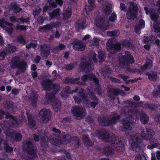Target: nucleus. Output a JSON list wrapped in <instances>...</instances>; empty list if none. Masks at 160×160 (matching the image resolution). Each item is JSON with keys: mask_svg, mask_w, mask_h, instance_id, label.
<instances>
[{"mask_svg": "<svg viewBox=\"0 0 160 160\" xmlns=\"http://www.w3.org/2000/svg\"><path fill=\"white\" fill-rule=\"evenodd\" d=\"M72 14V10L70 8H68L63 11L62 15V18L64 20L69 19Z\"/></svg>", "mask_w": 160, "mask_h": 160, "instance_id": "obj_38", "label": "nucleus"}, {"mask_svg": "<svg viewBox=\"0 0 160 160\" xmlns=\"http://www.w3.org/2000/svg\"><path fill=\"white\" fill-rule=\"evenodd\" d=\"M113 116L110 118V117L103 115L102 116H98L97 118V121L100 125L102 126L106 127L112 126L116 124L121 118L120 115H117L116 112L112 114Z\"/></svg>", "mask_w": 160, "mask_h": 160, "instance_id": "obj_3", "label": "nucleus"}, {"mask_svg": "<svg viewBox=\"0 0 160 160\" xmlns=\"http://www.w3.org/2000/svg\"><path fill=\"white\" fill-rule=\"evenodd\" d=\"M149 119L148 117L144 113H142L140 114V120L143 124H146Z\"/></svg>", "mask_w": 160, "mask_h": 160, "instance_id": "obj_45", "label": "nucleus"}, {"mask_svg": "<svg viewBox=\"0 0 160 160\" xmlns=\"http://www.w3.org/2000/svg\"><path fill=\"white\" fill-rule=\"evenodd\" d=\"M16 48L14 45L12 44H8V47L4 50L7 54H10L11 52H13L16 51Z\"/></svg>", "mask_w": 160, "mask_h": 160, "instance_id": "obj_41", "label": "nucleus"}, {"mask_svg": "<svg viewBox=\"0 0 160 160\" xmlns=\"http://www.w3.org/2000/svg\"><path fill=\"white\" fill-rule=\"evenodd\" d=\"M72 43L73 45V48L75 50L83 51L85 49L86 46L80 42V41H73Z\"/></svg>", "mask_w": 160, "mask_h": 160, "instance_id": "obj_26", "label": "nucleus"}, {"mask_svg": "<svg viewBox=\"0 0 160 160\" xmlns=\"http://www.w3.org/2000/svg\"><path fill=\"white\" fill-rule=\"evenodd\" d=\"M23 144L24 147V150L27 154L32 156L33 157H35L37 154V148L32 142L29 140H27L23 142Z\"/></svg>", "mask_w": 160, "mask_h": 160, "instance_id": "obj_8", "label": "nucleus"}, {"mask_svg": "<svg viewBox=\"0 0 160 160\" xmlns=\"http://www.w3.org/2000/svg\"><path fill=\"white\" fill-rule=\"evenodd\" d=\"M123 104H125L126 106V107L124 108H122L121 109V111L122 112H123L124 114L127 113V111H126V109H128V107L131 105H134L135 107H137L138 106V104L140 106H142L143 105V103L142 102L140 101L137 103L134 102H132L131 100H128L125 101L123 103Z\"/></svg>", "mask_w": 160, "mask_h": 160, "instance_id": "obj_23", "label": "nucleus"}, {"mask_svg": "<svg viewBox=\"0 0 160 160\" xmlns=\"http://www.w3.org/2000/svg\"><path fill=\"white\" fill-rule=\"evenodd\" d=\"M82 139L84 145L87 147H92L94 144V142L91 139L88 135H83Z\"/></svg>", "mask_w": 160, "mask_h": 160, "instance_id": "obj_28", "label": "nucleus"}, {"mask_svg": "<svg viewBox=\"0 0 160 160\" xmlns=\"http://www.w3.org/2000/svg\"><path fill=\"white\" fill-rule=\"evenodd\" d=\"M153 60L152 58H147L146 63L140 67V70L143 71L146 70L150 69L152 67Z\"/></svg>", "mask_w": 160, "mask_h": 160, "instance_id": "obj_27", "label": "nucleus"}, {"mask_svg": "<svg viewBox=\"0 0 160 160\" xmlns=\"http://www.w3.org/2000/svg\"><path fill=\"white\" fill-rule=\"evenodd\" d=\"M0 26L4 29L9 35L12 33L14 29L12 24L8 22L3 19L0 20Z\"/></svg>", "mask_w": 160, "mask_h": 160, "instance_id": "obj_17", "label": "nucleus"}, {"mask_svg": "<svg viewBox=\"0 0 160 160\" xmlns=\"http://www.w3.org/2000/svg\"><path fill=\"white\" fill-rule=\"evenodd\" d=\"M98 137L99 139L106 142H110L113 144V146L121 151L123 152L125 150V142L114 135L111 134L106 130L101 131L98 132Z\"/></svg>", "mask_w": 160, "mask_h": 160, "instance_id": "obj_1", "label": "nucleus"}, {"mask_svg": "<svg viewBox=\"0 0 160 160\" xmlns=\"http://www.w3.org/2000/svg\"><path fill=\"white\" fill-rule=\"evenodd\" d=\"M94 0H88V3L86 5L85 8V13L89 14V12L92 11L94 8Z\"/></svg>", "mask_w": 160, "mask_h": 160, "instance_id": "obj_33", "label": "nucleus"}, {"mask_svg": "<svg viewBox=\"0 0 160 160\" xmlns=\"http://www.w3.org/2000/svg\"><path fill=\"white\" fill-rule=\"evenodd\" d=\"M9 124L12 128H16L18 126V120L14 116V118L10 119Z\"/></svg>", "mask_w": 160, "mask_h": 160, "instance_id": "obj_44", "label": "nucleus"}, {"mask_svg": "<svg viewBox=\"0 0 160 160\" xmlns=\"http://www.w3.org/2000/svg\"><path fill=\"white\" fill-rule=\"evenodd\" d=\"M110 79L113 83H121L122 81L119 79L111 77Z\"/></svg>", "mask_w": 160, "mask_h": 160, "instance_id": "obj_62", "label": "nucleus"}, {"mask_svg": "<svg viewBox=\"0 0 160 160\" xmlns=\"http://www.w3.org/2000/svg\"><path fill=\"white\" fill-rule=\"evenodd\" d=\"M15 29L16 30H25L27 29V27L25 25H18L16 26Z\"/></svg>", "mask_w": 160, "mask_h": 160, "instance_id": "obj_61", "label": "nucleus"}, {"mask_svg": "<svg viewBox=\"0 0 160 160\" xmlns=\"http://www.w3.org/2000/svg\"><path fill=\"white\" fill-rule=\"evenodd\" d=\"M98 58L101 61H104L105 59L104 53L102 51L100 50L98 52Z\"/></svg>", "mask_w": 160, "mask_h": 160, "instance_id": "obj_59", "label": "nucleus"}, {"mask_svg": "<svg viewBox=\"0 0 160 160\" xmlns=\"http://www.w3.org/2000/svg\"><path fill=\"white\" fill-rule=\"evenodd\" d=\"M51 111L46 108L42 109L38 113V117L43 123L49 121L51 119Z\"/></svg>", "mask_w": 160, "mask_h": 160, "instance_id": "obj_12", "label": "nucleus"}, {"mask_svg": "<svg viewBox=\"0 0 160 160\" xmlns=\"http://www.w3.org/2000/svg\"><path fill=\"white\" fill-rule=\"evenodd\" d=\"M57 92H52L50 93L46 92L44 100L46 101V104H49L52 102L54 98L55 95Z\"/></svg>", "mask_w": 160, "mask_h": 160, "instance_id": "obj_30", "label": "nucleus"}, {"mask_svg": "<svg viewBox=\"0 0 160 160\" xmlns=\"http://www.w3.org/2000/svg\"><path fill=\"white\" fill-rule=\"evenodd\" d=\"M16 132L15 130L8 128L4 131V133L7 136L10 137L16 142H19L22 140V136L19 132Z\"/></svg>", "mask_w": 160, "mask_h": 160, "instance_id": "obj_10", "label": "nucleus"}, {"mask_svg": "<svg viewBox=\"0 0 160 160\" xmlns=\"http://www.w3.org/2000/svg\"><path fill=\"white\" fill-rule=\"evenodd\" d=\"M155 135L154 131L148 127L143 129L141 132V136L144 139L147 140H149L152 138Z\"/></svg>", "mask_w": 160, "mask_h": 160, "instance_id": "obj_16", "label": "nucleus"}, {"mask_svg": "<svg viewBox=\"0 0 160 160\" xmlns=\"http://www.w3.org/2000/svg\"><path fill=\"white\" fill-rule=\"evenodd\" d=\"M20 61H21L20 60L19 58L18 57L15 56L13 57L11 60V68L12 69L17 68Z\"/></svg>", "mask_w": 160, "mask_h": 160, "instance_id": "obj_32", "label": "nucleus"}, {"mask_svg": "<svg viewBox=\"0 0 160 160\" xmlns=\"http://www.w3.org/2000/svg\"><path fill=\"white\" fill-rule=\"evenodd\" d=\"M80 79V77L75 78L72 77H67L64 80V83L68 84H78L80 85H83V82L79 81Z\"/></svg>", "mask_w": 160, "mask_h": 160, "instance_id": "obj_25", "label": "nucleus"}, {"mask_svg": "<svg viewBox=\"0 0 160 160\" xmlns=\"http://www.w3.org/2000/svg\"><path fill=\"white\" fill-rule=\"evenodd\" d=\"M112 6L111 3H109L105 9L104 12L106 15L109 14L112 12Z\"/></svg>", "mask_w": 160, "mask_h": 160, "instance_id": "obj_50", "label": "nucleus"}, {"mask_svg": "<svg viewBox=\"0 0 160 160\" xmlns=\"http://www.w3.org/2000/svg\"><path fill=\"white\" fill-rule=\"evenodd\" d=\"M4 149L6 152L8 153H11L13 152V148L8 145H7L6 146H4Z\"/></svg>", "mask_w": 160, "mask_h": 160, "instance_id": "obj_58", "label": "nucleus"}, {"mask_svg": "<svg viewBox=\"0 0 160 160\" xmlns=\"http://www.w3.org/2000/svg\"><path fill=\"white\" fill-rule=\"evenodd\" d=\"M71 140H72L74 144V147L76 148H78L81 145V143L79 139L76 136L73 137L72 138L70 137Z\"/></svg>", "mask_w": 160, "mask_h": 160, "instance_id": "obj_46", "label": "nucleus"}, {"mask_svg": "<svg viewBox=\"0 0 160 160\" xmlns=\"http://www.w3.org/2000/svg\"><path fill=\"white\" fill-rule=\"evenodd\" d=\"M71 112L73 115L76 117H81L84 116V110L79 106H74L71 109Z\"/></svg>", "mask_w": 160, "mask_h": 160, "instance_id": "obj_19", "label": "nucleus"}, {"mask_svg": "<svg viewBox=\"0 0 160 160\" xmlns=\"http://www.w3.org/2000/svg\"><path fill=\"white\" fill-rule=\"evenodd\" d=\"M78 95L74 96L73 98L75 102L77 104H80L82 100L83 101H88V94L86 91L82 88H81L78 92Z\"/></svg>", "mask_w": 160, "mask_h": 160, "instance_id": "obj_11", "label": "nucleus"}, {"mask_svg": "<svg viewBox=\"0 0 160 160\" xmlns=\"http://www.w3.org/2000/svg\"><path fill=\"white\" fill-rule=\"evenodd\" d=\"M75 66V63L74 62H72L69 64L65 65L64 66V68L67 70H70L73 68Z\"/></svg>", "mask_w": 160, "mask_h": 160, "instance_id": "obj_54", "label": "nucleus"}, {"mask_svg": "<svg viewBox=\"0 0 160 160\" xmlns=\"http://www.w3.org/2000/svg\"><path fill=\"white\" fill-rule=\"evenodd\" d=\"M94 90L97 92L98 95H100L102 93V90L101 87V85L99 84L95 86Z\"/></svg>", "mask_w": 160, "mask_h": 160, "instance_id": "obj_57", "label": "nucleus"}, {"mask_svg": "<svg viewBox=\"0 0 160 160\" xmlns=\"http://www.w3.org/2000/svg\"><path fill=\"white\" fill-rule=\"evenodd\" d=\"M135 160H147L145 156L143 154L137 155L135 157Z\"/></svg>", "mask_w": 160, "mask_h": 160, "instance_id": "obj_64", "label": "nucleus"}, {"mask_svg": "<svg viewBox=\"0 0 160 160\" xmlns=\"http://www.w3.org/2000/svg\"><path fill=\"white\" fill-rule=\"evenodd\" d=\"M145 26V22L143 20H141L139 23L137 25L135 28V31L138 33L139 31L143 28Z\"/></svg>", "mask_w": 160, "mask_h": 160, "instance_id": "obj_47", "label": "nucleus"}, {"mask_svg": "<svg viewBox=\"0 0 160 160\" xmlns=\"http://www.w3.org/2000/svg\"><path fill=\"white\" fill-rule=\"evenodd\" d=\"M138 9V8L136 4L131 2L127 14V18L129 19H134L136 16V12Z\"/></svg>", "mask_w": 160, "mask_h": 160, "instance_id": "obj_14", "label": "nucleus"}, {"mask_svg": "<svg viewBox=\"0 0 160 160\" xmlns=\"http://www.w3.org/2000/svg\"><path fill=\"white\" fill-rule=\"evenodd\" d=\"M38 95L37 94L32 95L31 97V105L33 107L37 106V103L38 101Z\"/></svg>", "mask_w": 160, "mask_h": 160, "instance_id": "obj_43", "label": "nucleus"}, {"mask_svg": "<svg viewBox=\"0 0 160 160\" xmlns=\"http://www.w3.org/2000/svg\"><path fill=\"white\" fill-rule=\"evenodd\" d=\"M101 152L107 156H111L114 154V150L109 146H105L101 150Z\"/></svg>", "mask_w": 160, "mask_h": 160, "instance_id": "obj_29", "label": "nucleus"}, {"mask_svg": "<svg viewBox=\"0 0 160 160\" xmlns=\"http://www.w3.org/2000/svg\"><path fill=\"white\" fill-rule=\"evenodd\" d=\"M81 60L79 66L81 71H91L93 69V65L91 62L86 61V59L84 58H82Z\"/></svg>", "mask_w": 160, "mask_h": 160, "instance_id": "obj_13", "label": "nucleus"}, {"mask_svg": "<svg viewBox=\"0 0 160 160\" xmlns=\"http://www.w3.org/2000/svg\"><path fill=\"white\" fill-rule=\"evenodd\" d=\"M4 108L8 110L13 111L14 109V103L12 101H7L4 103Z\"/></svg>", "mask_w": 160, "mask_h": 160, "instance_id": "obj_39", "label": "nucleus"}, {"mask_svg": "<svg viewBox=\"0 0 160 160\" xmlns=\"http://www.w3.org/2000/svg\"><path fill=\"white\" fill-rule=\"evenodd\" d=\"M122 92H123V91L119 88H115L112 87L108 88V96L112 100H114L115 98Z\"/></svg>", "mask_w": 160, "mask_h": 160, "instance_id": "obj_18", "label": "nucleus"}, {"mask_svg": "<svg viewBox=\"0 0 160 160\" xmlns=\"http://www.w3.org/2000/svg\"><path fill=\"white\" fill-rule=\"evenodd\" d=\"M28 126L31 128H33L36 125V122L32 114L27 116Z\"/></svg>", "mask_w": 160, "mask_h": 160, "instance_id": "obj_31", "label": "nucleus"}, {"mask_svg": "<svg viewBox=\"0 0 160 160\" xmlns=\"http://www.w3.org/2000/svg\"><path fill=\"white\" fill-rule=\"evenodd\" d=\"M89 78H90L89 80H93V82L95 84V86L99 84L98 79L94 75L91 74V76Z\"/></svg>", "mask_w": 160, "mask_h": 160, "instance_id": "obj_52", "label": "nucleus"}, {"mask_svg": "<svg viewBox=\"0 0 160 160\" xmlns=\"http://www.w3.org/2000/svg\"><path fill=\"white\" fill-rule=\"evenodd\" d=\"M145 75L148 76V79L152 81H156L157 78V74L156 72H148L146 73Z\"/></svg>", "mask_w": 160, "mask_h": 160, "instance_id": "obj_37", "label": "nucleus"}, {"mask_svg": "<svg viewBox=\"0 0 160 160\" xmlns=\"http://www.w3.org/2000/svg\"><path fill=\"white\" fill-rule=\"evenodd\" d=\"M27 68L26 62L24 61H21L18 64L17 68L20 71L21 73L25 72Z\"/></svg>", "mask_w": 160, "mask_h": 160, "instance_id": "obj_34", "label": "nucleus"}, {"mask_svg": "<svg viewBox=\"0 0 160 160\" xmlns=\"http://www.w3.org/2000/svg\"><path fill=\"white\" fill-rule=\"evenodd\" d=\"M61 6L63 4L62 0H49L48 1L46 6L43 8V12H46L51 6L55 8L57 6L56 4Z\"/></svg>", "mask_w": 160, "mask_h": 160, "instance_id": "obj_21", "label": "nucleus"}, {"mask_svg": "<svg viewBox=\"0 0 160 160\" xmlns=\"http://www.w3.org/2000/svg\"><path fill=\"white\" fill-rule=\"evenodd\" d=\"M10 19L11 21L13 22H18L19 20L23 23H28L30 22L28 18H24L22 17L20 18L16 19L14 17L12 16L10 17Z\"/></svg>", "mask_w": 160, "mask_h": 160, "instance_id": "obj_40", "label": "nucleus"}, {"mask_svg": "<svg viewBox=\"0 0 160 160\" xmlns=\"http://www.w3.org/2000/svg\"><path fill=\"white\" fill-rule=\"evenodd\" d=\"M113 41H107V48L108 51L110 53L115 54L121 50V45L123 47L131 49L134 48V46L131 43V41H122L120 42L114 43Z\"/></svg>", "mask_w": 160, "mask_h": 160, "instance_id": "obj_2", "label": "nucleus"}, {"mask_svg": "<svg viewBox=\"0 0 160 160\" xmlns=\"http://www.w3.org/2000/svg\"><path fill=\"white\" fill-rule=\"evenodd\" d=\"M94 24L101 32H104L109 28L108 23L105 22L103 19L99 17H97L95 19Z\"/></svg>", "mask_w": 160, "mask_h": 160, "instance_id": "obj_15", "label": "nucleus"}, {"mask_svg": "<svg viewBox=\"0 0 160 160\" xmlns=\"http://www.w3.org/2000/svg\"><path fill=\"white\" fill-rule=\"evenodd\" d=\"M88 95L91 100L92 101H98V99L93 92L91 91L89 92L88 93Z\"/></svg>", "mask_w": 160, "mask_h": 160, "instance_id": "obj_53", "label": "nucleus"}, {"mask_svg": "<svg viewBox=\"0 0 160 160\" xmlns=\"http://www.w3.org/2000/svg\"><path fill=\"white\" fill-rule=\"evenodd\" d=\"M9 9L13 10L16 13H17L20 11L22 9L19 7V6L14 3L12 4L9 7Z\"/></svg>", "mask_w": 160, "mask_h": 160, "instance_id": "obj_42", "label": "nucleus"}, {"mask_svg": "<svg viewBox=\"0 0 160 160\" xmlns=\"http://www.w3.org/2000/svg\"><path fill=\"white\" fill-rule=\"evenodd\" d=\"M107 34L108 36L110 37H116L119 34L118 31H115L112 32L111 31H108L107 32Z\"/></svg>", "mask_w": 160, "mask_h": 160, "instance_id": "obj_56", "label": "nucleus"}, {"mask_svg": "<svg viewBox=\"0 0 160 160\" xmlns=\"http://www.w3.org/2000/svg\"><path fill=\"white\" fill-rule=\"evenodd\" d=\"M147 148L150 149H152L154 148H160V144L159 143H153L152 144L151 143L150 145L147 146Z\"/></svg>", "mask_w": 160, "mask_h": 160, "instance_id": "obj_51", "label": "nucleus"}, {"mask_svg": "<svg viewBox=\"0 0 160 160\" xmlns=\"http://www.w3.org/2000/svg\"><path fill=\"white\" fill-rule=\"evenodd\" d=\"M70 92H71V87L69 86H66L63 88L61 92V96L63 98H67L69 94H70Z\"/></svg>", "mask_w": 160, "mask_h": 160, "instance_id": "obj_36", "label": "nucleus"}, {"mask_svg": "<svg viewBox=\"0 0 160 160\" xmlns=\"http://www.w3.org/2000/svg\"><path fill=\"white\" fill-rule=\"evenodd\" d=\"M60 10L59 9H57L52 12L49 14V16L51 18H53L55 17L58 18L60 16Z\"/></svg>", "mask_w": 160, "mask_h": 160, "instance_id": "obj_48", "label": "nucleus"}, {"mask_svg": "<svg viewBox=\"0 0 160 160\" xmlns=\"http://www.w3.org/2000/svg\"><path fill=\"white\" fill-rule=\"evenodd\" d=\"M61 25V23L58 22H52L49 24L41 27L39 29V30L41 32H47L53 28H59Z\"/></svg>", "mask_w": 160, "mask_h": 160, "instance_id": "obj_22", "label": "nucleus"}, {"mask_svg": "<svg viewBox=\"0 0 160 160\" xmlns=\"http://www.w3.org/2000/svg\"><path fill=\"white\" fill-rule=\"evenodd\" d=\"M119 64L122 66H128L130 64H132L135 62L133 57L130 52L125 51L124 55L119 56L118 58Z\"/></svg>", "mask_w": 160, "mask_h": 160, "instance_id": "obj_5", "label": "nucleus"}, {"mask_svg": "<svg viewBox=\"0 0 160 160\" xmlns=\"http://www.w3.org/2000/svg\"><path fill=\"white\" fill-rule=\"evenodd\" d=\"M152 94L154 97H157L160 94V85L157 86L156 88L152 92Z\"/></svg>", "mask_w": 160, "mask_h": 160, "instance_id": "obj_49", "label": "nucleus"}, {"mask_svg": "<svg viewBox=\"0 0 160 160\" xmlns=\"http://www.w3.org/2000/svg\"><path fill=\"white\" fill-rule=\"evenodd\" d=\"M76 26L78 29H84L86 26L85 19L84 18H82L79 20Z\"/></svg>", "mask_w": 160, "mask_h": 160, "instance_id": "obj_35", "label": "nucleus"}, {"mask_svg": "<svg viewBox=\"0 0 160 160\" xmlns=\"http://www.w3.org/2000/svg\"><path fill=\"white\" fill-rule=\"evenodd\" d=\"M144 43H147L144 46V48L147 50H149L150 48L151 43L153 42L154 41H142Z\"/></svg>", "mask_w": 160, "mask_h": 160, "instance_id": "obj_55", "label": "nucleus"}, {"mask_svg": "<svg viewBox=\"0 0 160 160\" xmlns=\"http://www.w3.org/2000/svg\"><path fill=\"white\" fill-rule=\"evenodd\" d=\"M91 74H86L81 76V80L83 82H85L87 80H90L89 77L91 76Z\"/></svg>", "mask_w": 160, "mask_h": 160, "instance_id": "obj_60", "label": "nucleus"}, {"mask_svg": "<svg viewBox=\"0 0 160 160\" xmlns=\"http://www.w3.org/2000/svg\"><path fill=\"white\" fill-rule=\"evenodd\" d=\"M68 137V134H64L62 137H60V138L54 137L53 136L50 135V137H49V138H48V139L50 141L52 145L58 146L63 143H67Z\"/></svg>", "mask_w": 160, "mask_h": 160, "instance_id": "obj_9", "label": "nucleus"}, {"mask_svg": "<svg viewBox=\"0 0 160 160\" xmlns=\"http://www.w3.org/2000/svg\"><path fill=\"white\" fill-rule=\"evenodd\" d=\"M144 10L147 14H150L151 19L153 21V27L154 28L155 32L157 36L160 37V23L158 20V15L155 13L154 11L153 10H150L149 12L148 8L147 7H145Z\"/></svg>", "mask_w": 160, "mask_h": 160, "instance_id": "obj_6", "label": "nucleus"}, {"mask_svg": "<svg viewBox=\"0 0 160 160\" xmlns=\"http://www.w3.org/2000/svg\"><path fill=\"white\" fill-rule=\"evenodd\" d=\"M42 89L46 91L55 92H57L60 89L59 84L53 83L51 79H45L43 80L41 83Z\"/></svg>", "mask_w": 160, "mask_h": 160, "instance_id": "obj_4", "label": "nucleus"}, {"mask_svg": "<svg viewBox=\"0 0 160 160\" xmlns=\"http://www.w3.org/2000/svg\"><path fill=\"white\" fill-rule=\"evenodd\" d=\"M134 118L131 114H129L126 118H123L121 121L122 131L132 130L134 128Z\"/></svg>", "mask_w": 160, "mask_h": 160, "instance_id": "obj_7", "label": "nucleus"}, {"mask_svg": "<svg viewBox=\"0 0 160 160\" xmlns=\"http://www.w3.org/2000/svg\"><path fill=\"white\" fill-rule=\"evenodd\" d=\"M50 46L48 44L40 45L41 55L43 57H47L50 53Z\"/></svg>", "mask_w": 160, "mask_h": 160, "instance_id": "obj_20", "label": "nucleus"}, {"mask_svg": "<svg viewBox=\"0 0 160 160\" xmlns=\"http://www.w3.org/2000/svg\"><path fill=\"white\" fill-rule=\"evenodd\" d=\"M142 142V139L138 137L132 140L131 145L133 151H140L141 148V144Z\"/></svg>", "mask_w": 160, "mask_h": 160, "instance_id": "obj_24", "label": "nucleus"}, {"mask_svg": "<svg viewBox=\"0 0 160 160\" xmlns=\"http://www.w3.org/2000/svg\"><path fill=\"white\" fill-rule=\"evenodd\" d=\"M144 107L146 108L149 109L151 110H153L154 107L152 104L151 103H146L144 104Z\"/></svg>", "mask_w": 160, "mask_h": 160, "instance_id": "obj_63", "label": "nucleus"}]
</instances>
